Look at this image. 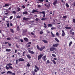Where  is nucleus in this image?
Segmentation results:
<instances>
[{
    "mask_svg": "<svg viewBox=\"0 0 75 75\" xmlns=\"http://www.w3.org/2000/svg\"><path fill=\"white\" fill-rule=\"evenodd\" d=\"M42 56H43V54H40L38 56V60H40L41 58L42 57Z\"/></svg>",
    "mask_w": 75,
    "mask_h": 75,
    "instance_id": "f257e3e1",
    "label": "nucleus"
},
{
    "mask_svg": "<svg viewBox=\"0 0 75 75\" xmlns=\"http://www.w3.org/2000/svg\"><path fill=\"white\" fill-rule=\"evenodd\" d=\"M38 13H42V14H43V18H44L45 17V12H44V11H43L42 12L38 11Z\"/></svg>",
    "mask_w": 75,
    "mask_h": 75,
    "instance_id": "f03ea898",
    "label": "nucleus"
},
{
    "mask_svg": "<svg viewBox=\"0 0 75 75\" xmlns=\"http://www.w3.org/2000/svg\"><path fill=\"white\" fill-rule=\"evenodd\" d=\"M59 45V44L58 43H56L53 45V47H55L56 48V47H57Z\"/></svg>",
    "mask_w": 75,
    "mask_h": 75,
    "instance_id": "7ed1b4c3",
    "label": "nucleus"
},
{
    "mask_svg": "<svg viewBox=\"0 0 75 75\" xmlns=\"http://www.w3.org/2000/svg\"><path fill=\"white\" fill-rule=\"evenodd\" d=\"M25 60H24V59H23V58H19L18 59V61L19 62H21V61H24Z\"/></svg>",
    "mask_w": 75,
    "mask_h": 75,
    "instance_id": "20e7f679",
    "label": "nucleus"
},
{
    "mask_svg": "<svg viewBox=\"0 0 75 75\" xmlns=\"http://www.w3.org/2000/svg\"><path fill=\"white\" fill-rule=\"evenodd\" d=\"M62 37H64V36H65V32L63 30H62Z\"/></svg>",
    "mask_w": 75,
    "mask_h": 75,
    "instance_id": "39448f33",
    "label": "nucleus"
},
{
    "mask_svg": "<svg viewBox=\"0 0 75 75\" xmlns=\"http://www.w3.org/2000/svg\"><path fill=\"white\" fill-rule=\"evenodd\" d=\"M46 55H45L42 57V59H43V61H46V60H47V58H46Z\"/></svg>",
    "mask_w": 75,
    "mask_h": 75,
    "instance_id": "423d86ee",
    "label": "nucleus"
},
{
    "mask_svg": "<svg viewBox=\"0 0 75 75\" xmlns=\"http://www.w3.org/2000/svg\"><path fill=\"white\" fill-rule=\"evenodd\" d=\"M55 50V47H51L50 49V51H54V50Z\"/></svg>",
    "mask_w": 75,
    "mask_h": 75,
    "instance_id": "0eeeda50",
    "label": "nucleus"
},
{
    "mask_svg": "<svg viewBox=\"0 0 75 75\" xmlns=\"http://www.w3.org/2000/svg\"><path fill=\"white\" fill-rule=\"evenodd\" d=\"M45 46L41 47L40 48V51H42V50H44V49H45Z\"/></svg>",
    "mask_w": 75,
    "mask_h": 75,
    "instance_id": "6e6552de",
    "label": "nucleus"
},
{
    "mask_svg": "<svg viewBox=\"0 0 75 75\" xmlns=\"http://www.w3.org/2000/svg\"><path fill=\"white\" fill-rule=\"evenodd\" d=\"M28 52H29V53H31V54H35V52H34L33 51H31L30 50H28Z\"/></svg>",
    "mask_w": 75,
    "mask_h": 75,
    "instance_id": "1a4fd4ad",
    "label": "nucleus"
},
{
    "mask_svg": "<svg viewBox=\"0 0 75 75\" xmlns=\"http://www.w3.org/2000/svg\"><path fill=\"white\" fill-rule=\"evenodd\" d=\"M35 12L38 13V11L36 10L33 9L32 11V13H35Z\"/></svg>",
    "mask_w": 75,
    "mask_h": 75,
    "instance_id": "9d476101",
    "label": "nucleus"
},
{
    "mask_svg": "<svg viewBox=\"0 0 75 75\" xmlns=\"http://www.w3.org/2000/svg\"><path fill=\"white\" fill-rule=\"evenodd\" d=\"M8 74L11 75V74H12V72L10 71H8L6 72V74Z\"/></svg>",
    "mask_w": 75,
    "mask_h": 75,
    "instance_id": "9b49d317",
    "label": "nucleus"
},
{
    "mask_svg": "<svg viewBox=\"0 0 75 75\" xmlns=\"http://www.w3.org/2000/svg\"><path fill=\"white\" fill-rule=\"evenodd\" d=\"M57 0H54V2L53 3L54 5H55V4H57Z\"/></svg>",
    "mask_w": 75,
    "mask_h": 75,
    "instance_id": "f8f14e48",
    "label": "nucleus"
},
{
    "mask_svg": "<svg viewBox=\"0 0 75 75\" xmlns=\"http://www.w3.org/2000/svg\"><path fill=\"white\" fill-rule=\"evenodd\" d=\"M26 56L29 59H30L31 58V56L29 54L26 55Z\"/></svg>",
    "mask_w": 75,
    "mask_h": 75,
    "instance_id": "ddd939ff",
    "label": "nucleus"
},
{
    "mask_svg": "<svg viewBox=\"0 0 75 75\" xmlns=\"http://www.w3.org/2000/svg\"><path fill=\"white\" fill-rule=\"evenodd\" d=\"M12 65V64L11 63H9L6 64V66H8V67H10V66Z\"/></svg>",
    "mask_w": 75,
    "mask_h": 75,
    "instance_id": "4468645a",
    "label": "nucleus"
},
{
    "mask_svg": "<svg viewBox=\"0 0 75 75\" xmlns=\"http://www.w3.org/2000/svg\"><path fill=\"white\" fill-rule=\"evenodd\" d=\"M42 41H43L44 43H45L46 44H47V43H48V41L47 40H42Z\"/></svg>",
    "mask_w": 75,
    "mask_h": 75,
    "instance_id": "2eb2a0df",
    "label": "nucleus"
},
{
    "mask_svg": "<svg viewBox=\"0 0 75 75\" xmlns=\"http://www.w3.org/2000/svg\"><path fill=\"white\" fill-rule=\"evenodd\" d=\"M36 47L38 50H41V48L39 47V46H38V45H37Z\"/></svg>",
    "mask_w": 75,
    "mask_h": 75,
    "instance_id": "dca6fc26",
    "label": "nucleus"
},
{
    "mask_svg": "<svg viewBox=\"0 0 75 75\" xmlns=\"http://www.w3.org/2000/svg\"><path fill=\"white\" fill-rule=\"evenodd\" d=\"M48 26L49 27H52V24H49L48 25Z\"/></svg>",
    "mask_w": 75,
    "mask_h": 75,
    "instance_id": "f3484780",
    "label": "nucleus"
},
{
    "mask_svg": "<svg viewBox=\"0 0 75 75\" xmlns=\"http://www.w3.org/2000/svg\"><path fill=\"white\" fill-rule=\"evenodd\" d=\"M52 61L53 64H57V63H56V62H55V60H52Z\"/></svg>",
    "mask_w": 75,
    "mask_h": 75,
    "instance_id": "a211bd4d",
    "label": "nucleus"
},
{
    "mask_svg": "<svg viewBox=\"0 0 75 75\" xmlns=\"http://www.w3.org/2000/svg\"><path fill=\"white\" fill-rule=\"evenodd\" d=\"M51 35L53 37H55V35L52 32H51Z\"/></svg>",
    "mask_w": 75,
    "mask_h": 75,
    "instance_id": "6ab92c4d",
    "label": "nucleus"
},
{
    "mask_svg": "<svg viewBox=\"0 0 75 75\" xmlns=\"http://www.w3.org/2000/svg\"><path fill=\"white\" fill-rule=\"evenodd\" d=\"M55 39L56 40V41H57V42H59V41L58 40V39L57 38H55Z\"/></svg>",
    "mask_w": 75,
    "mask_h": 75,
    "instance_id": "aec40b11",
    "label": "nucleus"
},
{
    "mask_svg": "<svg viewBox=\"0 0 75 75\" xmlns=\"http://www.w3.org/2000/svg\"><path fill=\"white\" fill-rule=\"evenodd\" d=\"M65 28H66V29H67V30H69V29H71V28L70 27H65Z\"/></svg>",
    "mask_w": 75,
    "mask_h": 75,
    "instance_id": "412c9836",
    "label": "nucleus"
},
{
    "mask_svg": "<svg viewBox=\"0 0 75 75\" xmlns=\"http://www.w3.org/2000/svg\"><path fill=\"white\" fill-rule=\"evenodd\" d=\"M23 13L25 14H27L28 13L27 11H25Z\"/></svg>",
    "mask_w": 75,
    "mask_h": 75,
    "instance_id": "4be33fe9",
    "label": "nucleus"
},
{
    "mask_svg": "<svg viewBox=\"0 0 75 75\" xmlns=\"http://www.w3.org/2000/svg\"><path fill=\"white\" fill-rule=\"evenodd\" d=\"M6 51H8V52H10V51H11V50L7 49L6 50Z\"/></svg>",
    "mask_w": 75,
    "mask_h": 75,
    "instance_id": "5701e85b",
    "label": "nucleus"
},
{
    "mask_svg": "<svg viewBox=\"0 0 75 75\" xmlns=\"http://www.w3.org/2000/svg\"><path fill=\"white\" fill-rule=\"evenodd\" d=\"M35 68H36V69H37V70H38H38H39V68H38V67H37V66L36 65L35 66Z\"/></svg>",
    "mask_w": 75,
    "mask_h": 75,
    "instance_id": "b1692460",
    "label": "nucleus"
},
{
    "mask_svg": "<svg viewBox=\"0 0 75 75\" xmlns=\"http://www.w3.org/2000/svg\"><path fill=\"white\" fill-rule=\"evenodd\" d=\"M72 44V42H71L69 45V47H71V44Z\"/></svg>",
    "mask_w": 75,
    "mask_h": 75,
    "instance_id": "393cba45",
    "label": "nucleus"
},
{
    "mask_svg": "<svg viewBox=\"0 0 75 75\" xmlns=\"http://www.w3.org/2000/svg\"><path fill=\"white\" fill-rule=\"evenodd\" d=\"M9 5L8 4H5V7H8Z\"/></svg>",
    "mask_w": 75,
    "mask_h": 75,
    "instance_id": "a878e982",
    "label": "nucleus"
},
{
    "mask_svg": "<svg viewBox=\"0 0 75 75\" xmlns=\"http://www.w3.org/2000/svg\"><path fill=\"white\" fill-rule=\"evenodd\" d=\"M17 9L18 10V11H20V10H21V8H18Z\"/></svg>",
    "mask_w": 75,
    "mask_h": 75,
    "instance_id": "bb28decb",
    "label": "nucleus"
},
{
    "mask_svg": "<svg viewBox=\"0 0 75 75\" xmlns=\"http://www.w3.org/2000/svg\"><path fill=\"white\" fill-rule=\"evenodd\" d=\"M66 6H67V7L68 8L69 7V5H68V4L66 3Z\"/></svg>",
    "mask_w": 75,
    "mask_h": 75,
    "instance_id": "cd10ccee",
    "label": "nucleus"
},
{
    "mask_svg": "<svg viewBox=\"0 0 75 75\" xmlns=\"http://www.w3.org/2000/svg\"><path fill=\"white\" fill-rule=\"evenodd\" d=\"M5 68L6 69H10V68L7 66H6Z\"/></svg>",
    "mask_w": 75,
    "mask_h": 75,
    "instance_id": "c85d7f7f",
    "label": "nucleus"
},
{
    "mask_svg": "<svg viewBox=\"0 0 75 75\" xmlns=\"http://www.w3.org/2000/svg\"><path fill=\"white\" fill-rule=\"evenodd\" d=\"M24 40L25 41H28V39L27 38H24Z\"/></svg>",
    "mask_w": 75,
    "mask_h": 75,
    "instance_id": "c756f323",
    "label": "nucleus"
},
{
    "mask_svg": "<svg viewBox=\"0 0 75 75\" xmlns=\"http://www.w3.org/2000/svg\"><path fill=\"white\" fill-rule=\"evenodd\" d=\"M56 35L57 37H59V33H58L57 32L56 33Z\"/></svg>",
    "mask_w": 75,
    "mask_h": 75,
    "instance_id": "7c9ffc66",
    "label": "nucleus"
},
{
    "mask_svg": "<svg viewBox=\"0 0 75 75\" xmlns=\"http://www.w3.org/2000/svg\"><path fill=\"white\" fill-rule=\"evenodd\" d=\"M67 18V16H64L63 17V18Z\"/></svg>",
    "mask_w": 75,
    "mask_h": 75,
    "instance_id": "2f4dec72",
    "label": "nucleus"
},
{
    "mask_svg": "<svg viewBox=\"0 0 75 75\" xmlns=\"http://www.w3.org/2000/svg\"><path fill=\"white\" fill-rule=\"evenodd\" d=\"M32 74H33V75H35V72L34 71H32Z\"/></svg>",
    "mask_w": 75,
    "mask_h": 75,
    "instance_id": "473e14b6",
    "label": "nucleus"
},
{
    "mask_svg": "<svg viewBox=\"0 0 75 75\" xmlns=\"http://www.w3.org/2000/svg\"><path fill=\"white\" fill-rule=\"evenodd\" d=\"M46 32H47V33H48V34H50V31H49L48 30H46Z\"/></svg>",
    "mask_w": 75,
    "mask_h": 75,
    "instance_id": "72a5a7b5",
    "label": "nucleus"
},
{
    "mask_svg": "<svg viewBox=\"0 0 75 75\" xmlns=\"http://www.w3.org/2000/svg\"><path fill=\"white\" fill-rule=\"evenodd\" d=\"M11 38H7L6 39L7 40H11Z\"/></svg>",
    "mask_w": 75,
    "mask_h": 75,
    "instance_id": "f704fd0d",
    "label": "nucleus"
},
{
    "mask_svg": "<svg viewBox=\"0 0 75 75\" xmlns=\"http://www.w3.org/2000/svg\"><path fill=\"white\" fill-rule=\"evenodd\" d=\"M16 18H21V16H17Z\"/></svg>",
    "mask_w": 75,
    "mask_h": 75,
    "instance_id": "c9c22d12",
    "label": "nucleus"
},
{
    "mask_svg": "<svg viewBox=\"0 0 75 75\" xmlns=\"http://www.w3.org/2000/svg\"><path fill=\"white\" fill-rule=\"evenodd\" d=\"M52 56H53V57H56V55H55V54H52Z\"/></svg>",
    "mask_w": 75,
    "mask_h": 75,
    "instance_id": "e433bc0d",
    "label": "nucleus"
},
{
    "mask_svg": "<svg viewBox=\"0 0 75 75\" xmlns=\"http://www.w3.org/2000/svg\"><path fill=\"white\" fill-rule=\"evenodd\" d=\"M44 25H45V26H44V27L45 28H47V25H46V24L45 23H44Z\"/></svg>",
    "mask_w": 75,
    "mask_h": 75,
    "instance_id": "4c0bfd02",
    "label": "nucleus"
},
{
    "mask_svg": "<svg viewBox=\"0 0 75 75\" xmlns=\"http://www.w3.org/2000/svg\"><path fill=\"white\" fill-rule=\"evenodd\" d=\"M13 16H11L9 18L10 19V20H11V19L13 18Z\"/></svg>",
    "mask_w": 75,
    "mask_h": 75,
    "instance_id": "58836bf2",
    "label": "nucleus"
},
{
    "mask_svg": "<svg viewBox=\"0 0 75 75\" xmlns=\"http://www.w3.org/2000/svg\"><path fill=\"white\" fill-rule=\"evenodd\" d=\"M70 33L72 34V35H74V32H70Z\"/></svg>",
    "mask_w": 75,
    "mask_h": 75,
    "instance_id": "ea45409f",
    "label": "nucleus"
},
{
    "mask_svg": "<svg viewBox=\"0 0 75 75\" xmlns=\"http://www.w3.org/2000/svg\"><path fill=\"white\" fill-rule=\"evenodd\" d=\"M11 31L12 33H14V30H13V29H11Z\"/></svg>",
    "mask_w": 75,
    "mask_h": 75,
    "instance_id": "a19ab883",
    "label": "nucleus"
},
{
    "mask_svg": "<svg viewBox=\"0 0 75 75\" xmlns=\"http://www.w3.org/2000/svg\"><path fill=\"white\" fill-rule=\"evenodd\" d=\"M38 71V70H37V69H34V71L35 72H37Z\"/></svg>",
    "mask_w": 75,
    "mask_h": 75,
    "instance_id": "79ce46f5",
    "label": "nucleus"
},
{
    "mask_svg": "<svg viewBox=\"0 0 75 75\" xmlns=\"http://www.w3.org/2000/svg\"><path fill=\"white\" fill-rule=\"evenodd\" d=\"M55 27H52L51 28V30H54V29H55Z\"/></svg>",
    "mask_w": 75,
    "mask_h": 75,
    "instance_id": "37998d69",
    "label": "nucleus"
},
{
    "mask_svg": "<svg viewBox=\"0 0 75 75\" xmlns=\"http://www.w3.org/2000/svg\"><path fill=\"white\" fill-rule=\"evenodd\" d=\"M5 73V71H3L2 72H1V74H4Z\"/></svg>",
    "mask_w": 75,
    "mask_h": 75,
    "instance_id": "c03bdc74",
    "label": "nucleus"
},
{
    "mask_svg": "<svg viewBox=\"0 0 75 75\" xmlns=\"http://www.w3.org/2000/svg\"><path fill=\"white\" fill-rule=\"evenodd\" d=\"M42 20H46V18H42L41 19Z\"/></svg>",
    "mask_w": 75,
    "mask_h": 75,
    "instance_id": "a18cd8bd",
    "label": "nucleus"
},
{
    "mask_svg": "<svg viewBox=\"0 0 75 75\" xmlns=\"http://www.w3.org/2000/svg\"><path fill=\"white\" fill-rule=\"evenodd\" d=\"M27 67H30V64L28 63L27 65Z\"/></svg>",
    "mask_w": 75,
    "mask_h": 75,
    "instance_id": "49530a36",
    "label": "nucleus"
},
{
    "mask_svg": "<svg viewBox=\"0 0 75 75\" xmlns=\"http://www.w3.org/2000/svg\"><path fill=\"white\" fill-rule=\"evenodd\" d=\"M16 47L17 48H19V46H18V45H17V44H16Z\"/></svg>",
    "mask_w": 75,
    "mask_h": 75,
    "instance_id": "de8ad7c7",
    "label": "nucleus"
},
{
    "mask_svg": "<svg viewBox=\"0 0 75 75\" xmlns=\"http://www.w3.org/2000/svg\"><path fill=\"white\" fill-rule=\"evenodd\" d=\"M47 64H49V63H50V61L49 60H47Z\"/></svg>",
    "mask_w": 75,
    "mask_h": 75,
    "instance_id": "09e8293b",
    "label": "nucleus"
},
{
    "mask_svg": "<svg viewBox=\"0 0 75 75\" xmlns=\"http://www.w3.org/2000/svg\"><path fill=\"white\" fill-rule=\"evenodd\" d=\"M27 44H28V45H29V44H31V42H28L27 43Z\"/></svg>",
    "mask_w": 75,
    "mask_h": 75,
    "instance_id": "8fccbe9b",
    "label": "nucleus"
},
{
    "mask_svg": "<svg viewBox=\"0 0 75 75\" xmlns=\"http://www.w3.org/2000/svg\"><path fill=\"white\" fill-rule=\"evenodd\" d=\"M9 68H10L11 69H13V67H11V66H9Z\"/></svg>",
    "mask_w": 75,
    "mask_h": 75,
    "instance_id": "3c124183",
    "label": "nucleus"
},
{
    "mask_svg": "<svg viewBox=\"0 0 75 75\" xmlns=\"http://www.w3.org/2000/svg\"><path fill=\"white\" fill-rule=\"evenodd\" d=\"M73 23H75V19H73Z\"/></svg>",
    "mask_w": 75,
    "mask_h": 75,
    "instance_id": "603ef678",
    "label": "nucleus"
},
{
    "mask_svg": "<svg viewBox=\"0 0 75 75\" xmlns=\"http://www.w3.org/2000/svg\"><path fill=\"white\" fill-rule=\"evenodd\" d=\"M20 41H21V42H23V41H24V40H23V39H21Z\"/></svg>",
    "mask_w": 75,
    "mask_h": 75,
    "instance_id": "864d4df0",
    "label": "nucleus"
},
{
    "mask_svg": "<svg viewBox=\"0 0 75 75\" xmlns=\"http://www.w3.org/2000/svg\"><path fill=\"white\" fill-rule=\"evenodd\" d=\"M22 7H23V8H25V6H24V5H23Z\"/></svg>",
    "mask_w": 75,
    "mask_h": 75,
    "instance_id": "5fc2aeb1",
    "label": "nucleus"
},
{
    "mask_svg": "<svg viewBox=\"0 0 75 75\" xmlns=\"http://www.w3.org/2000/svg\"><path fill=\"white\" fill-rule=\"evenodd\" d=\"M8 44L9 47H10L11 46V44H9L8 43Z\"/></svg>",
    "mask_w": 75,
    "mask_h": 75,
    "instance_id": "6e6d98bb",
    "label": "nucleus"
},
{
    "mask_svg": "<svg viewBox=\"0 0 75 75\" xmlns=\"http://www.w3.org/2000/svg\"><path fill=\"white\" fill-rule=\"evenodd\" d=\"M7 26L8 27H9V23H8L7 24Z\"/></svg>",
    "mask_w": 75,
    "mask_h": 75,
    "instance_id": "4d7b16f0",
    "label": "nucleus"
},
{
    "mask_svg": "<svg viewBox=\"0 0 75 75\" xmlns=\"http://www.w3.org/2000/svg\"><path fill=\"white\" fill-rule=\"evenodd\" d=\"M38 7L40 8V7H41V6L40 5H38Z\"/></svg>",
    "mask_w": 75,
    "mask_h": 75,
    "instance_id": "13d9d810",
    "label": "nucleus"
},
{
    "mask_svg": "<svg viewBox=\"0 0 75 75\" xmlns=\"http://www.w3.org/2000/svg\"><path fill=\"white\" fill-rule=\"evenodd\" d=\"M14 14H16V12H15V11H13L12 12Z\"/></svg>",
    "mask_w": 75,
    "mask_h": 75,
    "instance_id": "bf43d9fd",
    "label": "nucleus"
},
{
    "mask_svg": "<svg viewBox=\"0 0 75 75\" xmlns=\"http://www.w3.org/2000/svg\"><path fill=\"white\" fill-rule=\"evenodd\" d=\"M11 75H15V73H12V74H11Z\"/></svg>",
    "mask_w": 75,
    "mask_h": 75,
    "instance_id": "052dcab7",
    "label": "nucleus"
},
{
    "mask_svg": "<svg viewBox=\"0 0 75 75\" xmlns=\"http://www.w3.org/2000/svg\"><path fill=\"white\" fill-rule=\"evenodd\" d=\"M43 33V32H42V31H41L40 32V34H42Z\"/></svg>",
    "mask_w": 75,
    "mask_h": 75,
    "instance_id": "680f3d73",
    "label": "nucleus"
},
{
    "mask_svg": "<svg viewBox=\"0 0 75 75\" xmlns=\"http://www.w3.org/2000/svg\"><path fill=\"white\" fill-rule=\"evenodd\" d=\"M17 50H15V53H16V52H17Z\"/></svg>",
    "mask_w": 75,
    "mask_h": 75,
    "instance_id": "e2e57ef3",
    "label": "nucleus"
},
{
    "mask_svg": "<svg viewBox=\"0 0 75 75\" xmlns=\"http://www.w3.org/2000/svg\"><path fill=\"white\" fill-rule=\"evenodd\" d=\"M39 1H41V2H42V1H43V0H39Z\"/></svg>",
    "mask_w": 75,
    "mask_h": 75,
    "instance_id": "0e129e2a",
    "label": "nucleus"
},
{
    "mask_svg": "<svg viewBox=\"0 0 75 75\" xmlns=\"http://www.w3.org/2000/svg\"><path fill=\"white\" fill-rule=\"evenodd\" d=\"M36 21H38V19L36 18L35 19Z\"/></svg>",
    "mask_w": 75,
    "mask_h": 75,
    "instance_id": "69168bd1",
    "label": "nucleus"
},
{
    "mask_svg": "<svg viewBox=\"0 0 75 75\" xmlns=\"http://www.w3.org/2000/svg\"><path fill=\"white\" fill-rule=\"evenodd\" d=\"M10 25L11 26H13V24L12 23H10Z\"/></svg>",
    "mask_w": 75,
    "mask_h": 75,
    "instance_id": "338daca9",
    "label": "nucleus"
},
{
    "mask_svg": "<svg viewBox=\"0 0 75 75\" xmlns=\"http://www.w3.org/2000/svg\"><path fill=\"white\" fill-rule=\"evenodd\" d=\"M7 43L8 44V42H5V44H7Z\"/></svg>",
    "mask_w": 75,
    "mask_h": 75,
    "instance_id": "774afa93",
    "label": "nucleus"
}]
</instances>
